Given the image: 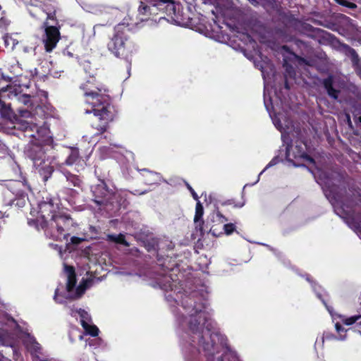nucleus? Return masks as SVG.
Masks as SVG:
<instances>
[{
  "instance_id": "obj_21",
  "label": "nucleus",
  "mask_w": 361,
  "mask_h": 361,
  "mask_svg": "<svg viewBox=\"0 0 361 361\" xmlns=\"http://www.w3.org/2000/svg\"><path fill=\"white\" fill-rule=\"evenodd\" d=\"M138 12L139 15L145 16V18L140 17V20L142 21L147 20L148 19V16L150 15V7L141 1L138 8Z\"/></svg>"
},
{
  "instance_id": "obj_39",
  "label": "nucleus",
  "mask_w": 361,
  "mask_h": 361,
  "mask_svg": "<svg viewBox=\"0 0 361 361\" xmlns=\"http://www.w3.org/2000/svg\"><path fill=\"white\" fill-rule=\"evenodd\" d=\"M161 288L164 289V290H168L169 289H172L171 285L170 283H169L168 285L167 284H164L161 286Z\"/></svg>"
},
{
  "instance_id": "obj_22",
  "label": "nucleus",
  "mask_w": 361,
  "mask_h": 361,
  "mask_svg": "<svg viewBox=\"0 0 361 361\" xmlns=\"http://www.w3.org/2000/svg\"><path fill=\"white\" fill-rule=\"evenodd\" d=\"M77 313L79 314L80 317V324L82 326V322L89 324L90 322H92L91 316L86 310L80 308L77 310Z\"/></svg>"
},
{
  "instance_id": "obj_30",
  "label": "nucleus",
  "mask_w": 361,
  "mask_h": 361,
  "mask_svg": "<svg viewBox=\"0 0 361 361\" xmlns=\"http://www.w3.org/2000/svg\"><path fill=\"white\" fill-rule=\"evenodd\" d=\"M62 54L63 56L68 59H73L75 56L74 52L71 49L70 47H66L63 51Z\"/></svg>"
},
{
  "instance_id": "obj_27",
  "label": "nucleus",
  "mask_w": 361,
  "mask_h": 361,
  "mask_svg": "<svg viewBox=\"0 0 361 361\" xmlns=\"http://www.w3.org/2000/svg\"><path fill=\"white\" fill-rule=\"evenodd\" d=\"M4 40L6 47L11 48V49L14 48L16 45L15 40L11 36H4Z\"/></svg>"
},
{
  "instance_id": "obj_48",
  "label": "nucleus",
  "mask_w": 361,
  "mask_h": 361,
  "mask_svg": "<svg viewBox=\"0 0 361 361\" xmlns=\"http://www.w3.org/2000/svg\"><path fill=\"white\" fill-rule=\"evenodd\" d=\"M283 48L284 49H288V47H287V46H283Z\"/></svg>"
},
{
  "instance_id": "obj_24",
  "label": "nucleus",
  "mask_w": 361,
  "mask_h": 361,
  "mask_svg": "<svg viewBox=\"0 0 361 361\" xmlns=\"http://www.w3.org/2000/svg\"><path fill=\"white\" fill-rule=\"evenodd\" d=\"M43 10L45 13L56 12V2L54 0H50L49 2L44 4Z\"/></svg>"
},
{
  "instance_id": "obj_17",
  "label": "nucleus",
  "mask_w": 361,
  "mask_h": 361,
  "mask_svg": "<svg viewBox=\"0 0 361 361\" xmlns=\"http://www.w3.org/2000/svg\"><path fill=\"white\" fill-rule=\"evenodd\" d=\"M106 240L108 241L113 242L116 244L123 245L126 247L130 246V243L126 240L125 235L122 233H119L118 235L109 234L106 236Z\"/></svg>"
},
{
  "instance_id": "obj_43",
  "label": "nucleus",
  "mask_w": 361,
  "mask_h": 361,
  "mask_svg": "<svg viewBox=\"0 0 361 361\" xmlns=\"http://www.w3.org/2000/svg\"><path fill=\"white\" fill-rule=\"evenodd\" d=\"M274 164H275V163H274V159H272V160L269 163V164L267 165V167L271 166H273V165H274Z\"/></svg>"
},
{
  "instance_id": "obj_34",
  "label": "nucleus",
  "mask_w": 361,
  "mask_h": 361,
  "mask_svg": "<svg viewBox=\"0 0 361 361\" xmlns=\"http://www.w3.org/2000/svg\"><path fill=\"white\" fill-rule=\"evenodd\" d=\"M334 338H336V336L330 332L324 333L323 336L322 338L323 343L324 342V340H331Z\"/></svg>"
},
{
  "instance_id": "obj_1",
  "label": "nucleus",
  "mask_w": 361,
  "mask_h": 361,
  "mask_svg": "<svg viewBox=\"0 0 361 361\" xmlns=\"http://www.w3.org/2000/svg\"><path fill=\"white\" fill-rule=\"evenodd\" d=\"M182 307L188 312V328L193 334L192 341L202 346L206 353L207 361H214V355L219 353L215 338L220 336L217 331H212V324L209 314L205 311L206 305L200 298L184 295L181 299Z\"/></svg>"
},
{
  "instance_id": "obj_25",
  "label": "nucleus",
  "mask_w": 361,
  "mask_h": 361,
  "mask_svg": "<svg viewBox=\"0 0 361 361\" xmlns=\"http://www.w3.org/2000/svg\"><path fill=\"white\" fill-rule=\"evenodd\" d=\"M87 286H86V281H83L80 283V285L76 288L75 290V298H80L85 293L86 290Z\"/></svg>"
},
{
  "instance_id": "obj_29",
  "label": "nucleus",
  "mask_w": 361,
  "mask_h": 361,
  "mask_svg": "<svg viewBox=\"0 0 361 361\" xmlns=\"http://www.w3.org/2000/svg\"><path fill=\"white\" fill-rule=\"evenodd\" d=\"M214 213H215L216 216L217 218V221L219 223L224 224V223L228 221V218H226L219 209L215 210Z\"/></svg>"
},
{
  "instance_id": "obj_5",
  "label": "nucleus",
  "mask_w": 361,
  "mask_h": 361,
  "mask_svg": "<svg viewBox=\"0 0 361 361\" xmlns=\"http://www.w3.org/2000/svg\"><path fill=\"white\" fill-rule=\"evenodd\" d=\"M130 28L129 25L119 23L114 27V34L109 42V50L116 57L126 58L134 50L133 42L129 40Z\"/></svg>"
},
{
  "instance_id": "obj_18",
  "label": "nucleus",
  "mask_w": 361,
  "mask_h": 361,
  "mask_svg": "<svg viewBox=\"0 0 361 361\" xmlns=\"http://www.w3.org/2000/svg\"><path fill=\"white\" fill-rule=\"evenodd\" d=\"M80 158L79 149L77 147H72L71 149V153L66 158L65 163L67 165H73Z\"/></svg>"
},
{
  "instance_id": "obj_20",
  "label": "nucleus",
  "mask_w": 361,
  "mask_h": 361,
  "mask_svg": "<svg viewBox=\"0 0 361 361\" xmlns=\"http://www.w3.org/2000/svg\"><path fill=\"white\" fill-rule=\"evenodd\" d=\"M66 180L67 181L72 185V186H74V187H78V188H80L81 186V184H82V180L81 179L79 178L78 176L77 175H75V174H72L71 173H67L66 174Z\"/></svg>"
},
{
  "instance_id": "obj_26",
  "label": "nucleus",
  "mask_w": 361,
  "mask_h": 361,
  "mask_svg": "<svg viewBox=\"0 0 361 361\" xmlns=\"http://www.w3.org/2000/svg\"><path fill=\"white\" fill-rule=\"evenodd\" d=\"M235 230L236 226L233 223L225 224L224 225V233L226 234L227 235H231L232 233H233L234 231H235Z\"/></svg>"
},
{
  "instance_id": "obj_9",
  "label": "nucleus",
  "mask_w": 361,
  "mask_h": 361,
  "mask_svg": "<svg viewBox=\"0 0 361 361\" xmlns=\"http://www.w3.org/2000/svg\"><path fill=\"white\" fill-rule=\"evenodd\" d=\"M59 207L52 198H47V200L42 201L39 204V213L40 219L36 220V227L39 230L41 228V224L44 221H52L60 213H57Z\"/></svg>"
},
{
  "instance_id": "obj_49",
  "label": "nucleus",
  "mask_w": 361,
  "mask_h": 361,
  "mask_svg": "<svg viewBox=\"0 0 361 361\" xmlns=\"http://www.w3.org/2000/svg\"><path fill=\"white\" fill-rule=\"evenodd\" d=\"M107 137H108L107 135H104V139H106V138H107Z\"/></svg>"
},
{
  "instance_id": "obj_36",
  "label": "nucleus",
  "mask_w": 361,
  "mask_h": 361,
  "mask_svg": "<svg viewBox=\"0 0 361 361\" xmlns=\"http://www.w3.org/2000/svg\"><path fill=\"white\" fill-rule=\"evenodd\" d=\"M56 12H54V11H53L52 12L46 13L47 16V20H56Z\"/></svg>"
},
{
  "instance_id": "obj_6",
  "label": "nucleus",
  "mask_w": 361,
  "mask_h": 361,
  "mask_svg": "<svg viewBox=\"0 0 361 361\" xmlns=\"http://www.w3.org/2000/svg\"><path fill=\"white\" fill-rule=\"evenodd\" d=\"M92 200L97 206L114 205L116 203L121 204V194L108 188L104 180H99V183L92 186Z\"/></svg>"
},
{
  "instance_id": "obj_41",
  "label": "nucleus",
  "mask_w": 361,
  "mask_h": 361,
  "mask_svg": "<svg viewBox=\"0 0 361 361\" xmlns=\"http://www.w3.org/2000/svg\"><path fill=\"white\" fill-rule=\"evenodd\" d=\"M234 204L233 203V201L232 200H229L224 203H222V205H226V204Z\"/></svg>"
},
{
  "instance_id": "obj_31",
  "label": "nucleus",
  "mask_w": 361,
  "mask_h": 361,
  "mask_svg": "<svg viewBox=\"0 0 361 361\" xmlns=\"http://www.w3.org/2000/svg\"><path fill=\"white\" fill-rule=\"evenodd\" d=\"M336 1L343 6H345L347 8H355L357 7L356 4L353 3V2H350V1H348L346 0H336Z\"/></svg>"
},
{
  "instance_id": "obj_35",
  "label": "nucleus",
  "mask_w": 361,
  "mask_h": 361,
  "mask_svg": "<svg viewBox=\"0 0 361 361\" xmlns=\"http://www.w3.org/2000/svg\"><path fill=\"white\" fill-rule=\"evenodd\" d=\"M71 243L73 245H79L80 244L83 240L84 239L82 238H79V237H76V236H73L71 238Z\"/></svg>"
},
{
  "instance_id": "obj_33",
  "label": "nucleus",
  "mask_w": 361,
  "mask_h": 361,
  "mask_svg": "<svg viewBox=\"0 0 361 361\" xmlns=\"http://www.w3.org/2000/svg\"><path fill=\"white\" fill-rule=\"evenodd\" d=\"M185 186L187 187V188L188 189V190L190 192L192 197L194 200H197L198 201V199H199V196L197 195V194L195 192V191L194 190V189L191 187V185L185 182Z\"/></svg>"
},
{
  "instance_id": "obj_3",
  "label": "nucleus",
  "mask_w": 361,
  "mask_h": 361,
  "mask_svg": "<svg viewBox=\"0 0 361 361\" xmlns=\"http://www.w3.org/2000/svg\"><path fill=\"white\" fill-rule=\"evenodd\" d=\"M326 196L340 216L347 220L354 219L357 204L352 195H347L346 188L331 185L326 191Z\"/></svg>"
},
{
  "instance_id": "obj_37",
  "label": "nucleus",
  "mask_w": 361,
  "mask_h": 361,
  "mask_svg": "<svg viewBox=\"0 0 361 361\" xmlns=\"http://www.w3.org/2000/svg\"><path fill=\"white\" fill-rule=\"evenodd\" d=\"M21 101L23 104L27 105L30 101V97L27 94H23Z\"/></svg>"
},
{
  "instance_id": "obj_15",
  "label": "nucleus",
  "mask_w": 361,
  "mask_h": 361,
  "mask_svg": "<svg viewBox=\"0 0 361 361\" xmlns=\"http://www.w3.org/2000/svg\"><path fill=\"white\" fill-rule=\"evenodd\" d=\"M204 215V207L200 201H197L195 207V214L194 216V223L196 228L200 230L201 232L203 231V226L204 221L203 220Z\"/></svg>"
},
{
  "instance_id": "obj_12",
  "label": "nucleus",
  "mask_w": 361,
  "mask_h": 361,
  "mask_svg": "<svg viewBox=\"0 0 361 361\" xmlns=\"http://www.w3.org/2000/svg\"><path fill=\"white\" fill-rule=\"evenodd\" d=\"M17 128L21 130L24 133V137L31 138V140L35 142L39 141V127L32 123H29L27 121H23V123L19 124V126Z\"/></svg>"
},
{
  "instance_id": "obj_19",
  "label": "nucleus",
  "mask_w": 361,
  "mask_h": 361,
  "mask_svg": "<svg viewBox=\"0 0 361 361\" xmlns=\"http://www.w3.org/2000/svg\"><path fill=\"white\" fill-rule=\"evenodd\" d=\"M82 328L85 330L86 334L90 335L91 336H97L99 332V329L94 324H90L88 323L82 322Z\"/></svg>"
},
{
  "instance_id": "obj_50",
  "label": "nucleus",
  "mask_w": 361,
  "mask_h": 361,
  "mask_svg": "<svg viewBox=\"0 0 361 361\" xmlns=\"http://www.w3.org/2000/svg\"><path fill=\"white\" fill-rule=\"evenodd\" d=\"M144 171H147L148 173H150L149 171L144 169Z\"/></svg>"
},
{
  "instance_id": "obj_10",
  "label": "nucleus",
  "mask_w": 361,
  "mask_h": 361,
  "mask_svg": "<svg viewBox=\"0 0 361 361\" xmlns=\"http://www.w3.org/2000/svg\"><path fill=\"white\" fill-rule=\"evenodd\" d=\"M43 26L44 27V34L42 42L45 51L50 53L56 47L57 43L61 39V33L59 27L54 25H48L47 22H44Z\"/></svg>"
},
{
  "instance_id": "obj_32",
  "label": "nucleus",
  "mask_w": 361,
  "mask_h": 361,
  "mask_svg": "<svg viewBox=\"0 0 361 361\" xmlns=\"http://www.w3.org/2000/svg\"><path fill=\"white\" fill-rule=\"evenodd\" d=\"M264 6L274 8L276 6V0H260Z\"/></svg>"
},
{
  "instance_id": "obj_40",
  "label": "nucleus",
  "mask_w": 361,
  "mask_h": 361,
  "mask_svg": "<svg viewBox=\"0 0 361 361\" xmlns=\"http://www.w3.org/2000/svg\"><path fill=\"white\" fill-rule=\"evenodd\" d=\"M284 87L286 90H290V86L286 78L285 79Z\"/></svg>"
},
{
  "instance_id": "obj_2",
  "label": "nucleus",
  "mask_w": 361,
  "mask_h": 361,
  "mask_svg": "<svg viewBox=\"0 0 361 361\" xmlns=\"http://www.w3.org/2000/svg\"><path fill=\"white\" fill-rule=\"evenodd\" d=\"M80 88L83 91L85 104L90 106L85 109V114H93L97 118L91 125L97 130L94 135H102L108 132L110 123L117 116V110L112 104L111 97L106 94L108 90L94 77H90L80 85Z\"/></svg>"
},
{
  "instance_id": "obj_23",
  "label": "nucleus",
  "mask_w": 361,
  "mask_h": 361,
  "mask_svg": "<svg viewBox=\"0 0 361 361\" xmlns=\"http://www.w3.org/2000/svg\"><path fill=\"white\" fill-rule=\"evenodd\" d=\"M152 2L154 6H161L164 4H167V7H170V9L174 10V1L173 0H152Z\"/></svg>"
},
{
  "instance_id": "obj_42",
  "label": "nucleus",
  "mask_w": 361,
  "mask_h": 361,
  "mask_svg": "<svg viewBox=\"0 0 361 361\" xmlns=\"http://www.w3.org/2000/svg\"><path fill=\"white\" fill-rule=\"evenodd\" d=\"M321 300H322V301L323 304H324V305H325V307H326V309L330 312V309H329V306L327 305L326 302H325V300H324V299H322V298H321Z\"/></svg>"
},
{
  "instance_id": "obj_38",
  "label": "nucleus",
  "mask_w": 361,
  "mask_h": 361,
  "mask_svg": "<svg viewBox=\"0 0 361 361\" xmlns=\"http://www.w3.org/2000/svg\"><path fill=\"white\" fill-rule=\"evenodd\" d=\"M335 327H336L337 332L339 334H341V332L345 331L344 328L343 327V326L341 324H339L338 322H337L336 324Z\"/></svg>"
},
{
  "instance_id": "obj_11",
  "label": "nucleus",
  "mask_w": 361,
  "mask_h": 361,
  "mask_svg": "<svg viewBox=\"0 0 361 361\" xmlns=\"http://www.w3.org/2000/svg\"><path fill=\"white\" fill-rule=\"evenodd\" d=\"M43 162L39 166H34V167L42 176L43 180L46 182L52 176L55 167L59 165V162L54 155L45 158Z\"/></svg>"
},
{
  "instance_id": "obj_14",
  "label": "nucleus",
  "mask_w": 361,
  "mask_h": 361,
  "mask_svg": "<svg viewBox=\"0 0 361 361\" xmlns=\"http://www.w3.org/2000/svg\"><path fill=\"white\" fill-rule=\"evenodd\" d=\"M322 85L330 97L338 99L340 91L334 87V77L331 75L323 80Z\"/></svg>"
},
{
  "instance_id": "obj_46",
  "label": "nucleus",
  "mask_w": 361,
  "mask_h": 361,
  "mask_svg": "<svg viewBox=\"0 0 361 361\" xmlns=\"http://www.w3.org/2000/svg\"><path fill=\"white\" fill-rule=\"evenodd\" d=\"M243 206V204H234V207H242Z\"/></svg>"
},
{
  "instance_id": "obj_52",
  "label": "nucleus",
  "mask_w": 361,
  "mask_h": 361,
  "mask_svg": "<svg viewBox=\"0 0 361 361\" xmlns=\"http://www.w3.org/2000/svg\"><path fill=\"white\" fill-rule=\"evenodd\" d=\"M238 361H240V360H238Z\"/></svg>"
},
{
  "instance_id": "obj_45",
  "label": "nucleus",
  "mask_w": 361,
  "mask_h": 361,
  "mask_svg": "<svg viewBox=\"0 0 361 361\" xmlns=\"http://www.w3.org/2000/svg\"><path fill=\"white\" fill-rule=\"evenodd\" d=\"M226 356V355H223L220 357L218 358V361H224V357Z\"/></svg>"
},
{
  "instance_id": "obj_47",
  "label": "nucleus",
  "mask_w": 361,
  "mask_h": 361,
  "mask_svg": "<svg viewBox=\"0 0 361 361\" xmlns=\"http://www.w3.org/2000/svg\"><path fill=\"white\" fill-rule=\"evenodd\" d=\"M210 232H212L214 235H216L215 231L213 229V228H211Z\"/></svg>"
},
{
  "instance_id": "obj_8",
  "label": "nucleus",
  "mask_w": 361,
  "mask_h": 361,
  "mask_svg": "<svg viewBox=\"0 0 361 361\" xmlns=\"http://www.w3.org/2000/svg\"><path fill=\"white\" fill-rule=\"evenodd\" d=\"M25 154L32 161L33 166H39L42 162L44 163V159L51 155L39 141L33 140H30L27 145Z\"/></svg>"
},
{
  "instance_id": "obj_13",
  "label": "nucleus",
  "mask_w": 361,
  "mask_h": 361,
  "mask_svg": "<svg viewBox=\"0 0 361 361\" xmlns=\"http://www.w3.org/2000/svg\"><path fill=\"white\" fill-rule=\"evenodd\" d=\"M64 268L67 274L66 290L70 293L74 290L76 285L77 279L75 270L73 266L66 264H65Z\"/></svg>"
},
{
  "instance_id": "obj_44",
  "label": "nucleus",
  "mask_w": 361,
  "mask_h": 361,
  "mask_svg": "<svg viewBox=\"0 0 361 361\" xmlns=\"http://www.w3.org/2000/svg\"><path fill=\"white\" fill-rule=\"evenodd\" d=\"M274 164H275V163H274V159H272V160L269 163V164L267 165V167L271 166H273V165H274Z\"/></svg>"
},
{
  "instance_id": "obj_28",
  "label": "nucleus",
  "mask_w": 361,
  "mask_h": 361,
  "mask_svg": "<svg viewBox=\"0 0 361 361\" xmlns=\"http://www.w3.org/2000/svg\"><path fill=\"white\" fill-rule=\"evenodd\" d=\"M360 318H361V315L352 316L344 319L343 323L347 326H350L355 323Z\"/></svg>"
},
{
  "instance_id": "obj_51",
  "label": "nucleus",
  "mask_w": 361,
  "mask_h": 361,
  "mask_svg": "<svg viewBox=\"0 0 361 361\" xmlns=\"http://www.w3.org/2000/svg\"><path fill=\"white\" fill-rule=\"evenodd\" d=\"M359 121L361 123V117L359 118Z\"/></svg>"
},
{
  "instance_id": "obj_7",
  "label": "nucleus",
  "mask_w": 361,
  "mask_h": 361,
  "mask_svg": "<svg viewBox=\"0 0 361 361\" xmlns=\"http://www.w3.org/2000/svg\"><path fill=\"white\" fill-rule=\"evenodd\" d=\"M292 148V141L286 144V158L288 161L293 163L295 166H298L300 164H296L295 160H305L311 164H314V159L307 153V145L304 142L296 144L293 149L291 154L290 149Z\"/></svg>"
},
{
  "instance_id": "obj_16",
  "label": "nucleus",
  "mask_w": 361,
  "mask_h": 361,
  "mask_svg": "<svg viewBox=\"0 0 361 361\" xmlns=\"http://www.w3.org/2000/svg\"><path fill=\"white\" fill-rule=\"evenodd\" d=\"M350 54L351 58V61L355 71L356 74L359 76V78L361 79V63L360 57L356 52V51L350 48Z\"/></svg>"
},
{
  "instance_id": "obj_4",
  "label": "nucleus",
  "mask_w": 361,
  "mask_h": 361,
  "mask_svg": "<svg viewBox=\"0 0 361 361\" xmlns=\"http://www.w3.org/2000/svg\"><path fill=\"white\" fill-rule=\"evenodd\" d=\"M74 224L73 219L69 215L59 214L52 221H44L41 224V229L54 240H68L74 232Z\"/></svg>"
}]
</instances>
